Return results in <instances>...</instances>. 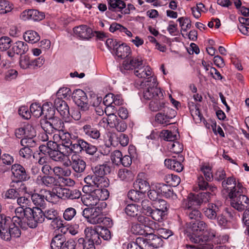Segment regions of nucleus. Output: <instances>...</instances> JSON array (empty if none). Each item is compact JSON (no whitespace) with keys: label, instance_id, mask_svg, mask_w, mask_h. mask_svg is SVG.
<instances>
[{"label":"nucleus","instance_id":"f257e3e1","mask_svg":"<svg viewBox=\"0 0 249 249\" xmlns=\"http://www.w3.org/2000/svg\"><path fill=\"white\" fill-rule=\"evenodd\" d=\"M207 224L199 219L191 222L187 230V235L190 240L195 244H198L202 249H212L213 245L209 243V237L202 236V233L207 230Z\"/></svg>","mask_w":249,"mask_h":249},{"label":"nucleus","instance_id":"f03ea898","mask_svg":"<svg viewBox=\"0 0 249 249\" xmlns=\"http://www.w3.org/2000/svg\"><path fill=\"white\" fill-rule=\"evenodd\" d=\"M0 218V237L2 240L10 242L20 237L22 226L12 222L11 217L5 215Z\"/></svg>","mask_w":249,"mask_h":249},{"label":"nucleus","instance_id":"7ed1b4c3","mask_svg":"<svg viewBox=\"0 0 249 249\" xmlns=\"http://www.w3.org/2000/svg\"><path fill=\"white\" fill-rule=\"evenodd\" d=\"M11 171L14 178L17 179L13 180L10 184V187H16V185L20 186L24 192L27 191V187L22 181H27L30 178L29 174L25 168L19 164H14L11 166Z\"/></svg>","mask_w":249,"mask_h":249},{"label":"nucleus","instance_id":"20e7f679","mask_svg":"<svg viewBox=\"0 0 249 249\" xmlns=\"http://www.w3.org/2000/svg\"><path fill=\"white\" fill-rule=\"evenodd\" d=\"M150 81H148L144 86L143 97L146 100H152L155 98H162L163 93L160 88L157 87L158 83L156 77H150Z\"/></svg>","mask_w":249,"mask_h":249},{"label":"nucleus","instance_id":"39448f33","mask_svg":"<svg viewBox=\"0 0 249 249\" xmlns=\"http://www.w3.org/2000/svg\"><path fill=\"white\" fill-rule=\"evenodd\" d=\"M222 187L227 190L229 198L235 196V194H239L244 188L241 183H236L235 178L232 177L228 178L222 182Z\"/></svg>","mask_w":249,"mask_h":249},{"label":"nucleus","instance_id":"423d86ee","mask_svg":"<svg viewBox=\"0 0 249 249\" xmlns=\"http://www.w3.org/2000/svg\"><path fill=\"white\" fill-rule=\"evenodd\" d=\"M243 190L239 194H235V196L230 198L231 205L238 211H243L249 209V198L245 195H242Z\"/></svg>","mask_w":249,"mask_h":249},{"label":"nucleus","instance_id":"0eeeda50","mask_svg":"<svg viewBox=\"0 0 249 249\" xmlns=\"http://www.w3.org/2000/svg\"><path fill=\"white\" fill-rule=\"evenodd\" d=\"M72 98L75 104L82 111H87L89 109V105L86 93L82 89H77L72 93Z\"/></svg>","mask_w":249,"mask_h":249},{"label":"nucleus","instance_id":"6e6552de","mask_svg":"<svg viewBox=\"0 0 249 249\" xmlns=\"http://www.w3.org/2000/svg\"><path fill=\"white\" fill-rule=\"evenodd\" d=\"M56 177L50 175H39L36 179V183L39 186L50 188L59 185V181Z\"/></svg>","mask_w":249,"mask_h":249},{"label":"nucleus","instance_id":"1a4fd4ad","mask_svg":"<svg viewBox=\"0 0 249 249\" xmlns=\"http://www.w3.org/2000/svg\"><path fill=\"white\" fill-rule=\"evenodd\" d=\"M70 163L72 169L77 175H81L85 171L87 166L86 161L76 154L71 156Z\"/></svg>","mask_w":249,"mask_h":249},{"label":"nucleus","instance_id":"9d476101","mask_svg":"<svg viewBox=\"0 0 249 249\" xmlns=\"http://www.w3.org/2000/svg\"><path fill=\"white\" fill-rule=\"evenodd\" d=\"M148 235L149 236L148 241L147 239L143 237H137L136 240V244L138 245L139 249H154V246H156V243L153 240H160L159 237L153 234V232H149Z\"/></svg>","mask_w":249,"mask_h":249},{"label":"nucleus","instance_id":"9b49d317","mask_svg":"<svg viewBox=\"0 0 249 249\" xmlns=\"http://www.w3.org/2000/svg\"><path fill=\"white\" fill-rule=\"evenodd\" d=\"M176 114L177 112L175 110L171 108H165V110L156 115L155 121L159 124L167 125Z\"/></svg>","mask_w":249,"mask_h":249},{"label":"nucleus","instance_id":"f8f14e48","mask_svg":"<svg viewBox=\"0 0 249 249\" xmlns=\"http://www.w3.org/2000/svg\"><path fill=\"white\" fill-rule=\"evenodd\" d=\"M107 205L105 202H102L98 204L97 206L91 208L92 212H91V216L89 222L92 224H97L101 223V217L103 216V211L106 208Z\"/></svg>","mask_w":249,"mask_h":249},{"label":"nucleus","instance_id":"ddd939ff","mask_svg":"<svg viewBox=\"0 0 249 249\" xmlns=\"http://www.w3.org/2000/svg\"><path fill=\"white\" fill-rule=\"evenodd\" d=\"M106 120L111 127H115L118 131L124 132L127 128V124L125 122L118 119L113 113L108 114Z\"/></svg>","mask_w":249,"mask_h":249},{"label":"nucleus","instance_id":"4468645a","mask_svg":"<svg viewBox=\"0 0 249 249\" xmlns=\"http://www.w3.org/2000/svg\"><path fill=\"white\" fill-rule=\"evenodd\" d=\"M15 215L11 218V221L22 227V221H24L26 215L31 213V208L18 207L15 209Z\"/></svg>","mask_w":249,"mask_h":249},{"label":"nucleus","instance_id":"2eb2a0df","mask_svg":"<svg viewBox=\"0 0 249 249\" xmlns=\"http://www.w3.org/2000/svg\"><path fill=\"white\" fill-rule=\"evenodd\" d=\"M54 141H58V144L62 146L66 150L69 148L72 142L71 140V135L68 132H64L63 131L59 132L58 134H55L53 136Z\"/></svg>","mask_w":249,"mask_h":249},{"label":"nucleus","instance_id":"dca6fc26","mask_svg":"<svg viewBox=\"0 0 249 249\" xmlns=\"http://www.w3.org/2000/svg\"><path fill=\"white\" fill-rule=\"evenodd\" d=\"M134 73L140 78H143L144 80L142 82L141 86L147 83L148 81H150V77H156L153 75V72L151 68L149 66L141 67L137 70L134 71Z\"/></svg>","mask_w":249,"mask_h":249},{"label":"nucleus","instance_id":"f3484780","mask_svg":"<svg viewBox=\"0 0 249 249\" xmlns=\"http://www.w3.org/2000/svg\"><path fill=\"white\" fill-rule=\"evenodd\" d=\"M221 206L222 203L219 202L217 203L209 204L208 207L204 209V213L209 219H215L217 215L220 213Z\"/></svg>","mask_w":249,"mask_h":249},{"label":"nucleus","instance_id":"a211bd4d","mask_svg":"<svg viewBox=\"0 0 249 249\" xmlns=\"http://www.w3.org/2000/svg\"><path fill=\"white\" fill-rule=\"evenodd\" d=\"M183 160L184 158L182 156L178 155V160L166 159L164 161V164L168 168L177 172H180L184 168L183 164L181 163Z\"/></svg>","mask_w":249,"mask_h":249},{"label":"nucleus","instance_id":"6ab92c4d","mask_svg":"<svg viewBox=\"0 0 249 249\" xmlns=\"http://www.w3.org/2000/svg\"><path fill=\"white\" fill-rule=\"evenodd\" d=\"M143 61L141 57H130L124 61L123 65L125 70L139 69L142 67Z\"/></svg>","mask_w":249,"mask_h":249},{"label":"nucleus","instance_id":"aec40b11","mask_svg":"<svg viewBox=\"0 0 249 249\" xmlns=\"http://www.w3.org/2000/svg\"><path fill=\"white\" fill-rule=\"evenodd\" d=\"M74 34L80 38L89 39L92 36V29L87 25H82L73 29Z\"/></svg>","mask_w":249,"mask_h":249},{"label":"nucleus","instance_id":"412c9836","mask_svg":"<svg viewBox=\"0 0 249 249\" xmlns=\"http://www.w3.org/2000/svg\"><path fill=\"white\" fill-rule=\"evenodd\" d=\"M91 170L96 176H105L111 172L110 162L105 161L103 164H97L91 167Z\"/></svg>","mask_w":249,"mask_h":249},{"label":"nucleus","instance_id":"4be33fe9","mask_svg":"<svg viewBox=\"0 0 249 249\" xmlns=\"http://www.w3.org/2000/svg\"><path fill=\"white\" fill-rule=\"evenodd\" d=\"M54 106L62 116L63 117H69L70 114L69 107L65 101L58 97L54 101Z\"/></svg>","mask_w":249,"mask_h":249},{"label":"nucleus","instance_id":"5701e85b","mask_svg":"<svg viewBox=\"0 0 249 249\" xmlns=\"http://www.w3.org/2000/svg\"><path fill=\"white\" fill-rule=\"evenodd\" d=\"M62 146H59L56 149L50 151L49 153V157L51 159L54 161L62 162L68 156V154L66 150Z\"/></svg>","mask_w":249,"mask_h":249},{"label":"nucleus","instance_id":"b1692460","mask_svg":"<svg viewBox=\"0 0 249 249\" xmlns=\"http://www.w3.org/2000/svg\"><path fill=\"white\" fill-rule=\"evenodd\" d=\"M6 191H3L1 193V197L4 200H15L19 196V193L22 190L20 186L16 185V187H11Z\"/></svg>","mask_w":249,"mask_h":249},{"label":"nucleus","instance_id":"393cba45","mask_svg":"<svg viewBox=\"0 0 249 249\" xmlns=\"http://www.w3.org/2000/svg\"><path fill=\"white\" fill-rule=\"evenodd\" d=\"M167 103L162 98H155L149 104V108L152 111H163L165 108H170L166 106Z\"/></svg>","mask_w":249,"mask_h":249},{"label":"nucleus","instance_id":"a878e982","mask_svg":"<svg viewBox=\"0 0 249 249\" xmlns=\"http://www.w3.org/2000/svg\"><path fill=\"white\" fill-rule=\"evenodd\" d=\"M114 51L116 56L121 59L128 57L131 53L130 47L124 43L118 44Z\"/></svg>","mask_w":249,"mask_h":249},{"label":"nucleus","instance_id":"bb28decb","mask_svg":"<svg viewBox=\"0 0 249 249\" xmlns=\"http://www.w3.org/2000/svg\"><path fill=\"white\" fill-rule=\"evenodd\" d=\"M85 233L86 239L93 243L99 245L101 243L100 237L99 232L96 229H92L91 228H87L85 230Z\"/></svg>","mask_w":249,"mask_h":249},{"label":"nucleus","instance_id":"cd10ccee","mask_svg":"<svg viewBox=\"0 0 249 249\" xmlns=\"http://www.w3.org/2000/svg\"><path fill=\"white\" fill-rule=\"evenodd\" d=\"M82 129L85 134L90 138L97 140L100 137L99 130L90 124H85Z\"/></svg>","mask_w":249,"mask_h":249},{"label":"nucleus","instance_id":"c85d7f7f","mask_svg":"<svg viewBox=\"0 0 249 249\" xmlns=\"http://www.w3.org/2000/svg\"><path fill=\"white\" fill-rule=\"evenodd\" d=\"M83 142L84 140L81 138L77 139L75 142L74 143H72L71 142L70 147L69 148H67V149H69V150L66 151L68 156H69L72 153H74V154L82 153V147L83 145Z\"/></svg>","mask_w":249,"mask_h":249},{"label":"nucleus","instance_id":"c756f323","mask_svg":"<svg viewBox=\"0 0 249 249\" xmlns=\"http://www.w3.org/2000/svg\"><path fill=\"white\" fill-rule=\"evenodd\" d=\"M66 240V239L64 234H56L52 239L51 243L52 249H62Z\"/></svg>","mask_w":249,"mask_h":249},{"label":"nucleus","instance_id":"7c9ffc66","mask_svg":"<svg viewBox=\"0 0 249 249\" xmlns=\"http://www.w3.org/2000/svg\"><path fill=\"white\" fill-rule=\"evenodd\" d=\"M199 206L195 196V194H190L187 199L183 200L182 207L185 210L196 208V206Z\"/></svg>","mask_w":249,"mask_h":249},{"label":"nucleus","instance_id":"2f4dec72","mask_svg":"<svg viewBox=\"0 0 249 249\" xmlns=\"http://www.w3.org/2000/svg\"><path fill=\"white\" fill-rule=\"evenodd\" d=\"M155 188L160 193V195H163L167 198L173 196V191L167 185L164 183H157L155 185Z\"/></svg>","mask_w":249,"mask_h":249},{"label":"nucleus","instance_id":"473e14b6","mask_svg":"<svg viewBox=\"0 0 249 249\" xmlns=\"http://www.w3.org/2000/svg\"><path fill=\"white\" fill-rule=\"evenodd\" d=\"M160 137L165 141L173 142L178 140L179 137L178 132L176 129L175 131H171L169 130H163L161 132Z\"/></svg>","mask_w":249,"mask_h":249},{"label":"nucleus","instance_id":"72a5a7b5","mask_svg":"<svg viewBox=\"0 0 249 249\" xmlns=\"http://www.w3.org/2000/svg\"><path fill=\"white\" fill-rule=\"evenodd\" d=\"M31 199L37 208H44L46 204L45 194L44 195L37 193L33 194L31 196Z\"/></svg>","mask_w":249,"mask_h":249},{"label":"nucleus","instance_id":"f704fd0d","mask_svg":"<svg viewBox=\"0 0 249 249\" xmlns=\"http://www.w3.org/2000/svg\"><path fill=\"white\" fill-rule=\"evenodd\" d=\"M89 191H90V193L87 194L81 197V200L83 203L87 206L92 207L96 206L98 201L95 196H93V193L91 189L89 190Z\"/></svg>","mask_w":249,"mask_h":249},{"label":"nucleus","instance_id":"c9c22d12","mask_svg":"<svg viewBox=\"0 0 249 249\" xmlns=\"http://www.w3.org/2000/svg\"><path fill=\"white\" fill-rule=\"evenodd\" d=\"M133 185L136 190H138L143 194L150 188L149 183L146 180L141 178H138Z\"/></svg>","mask_w":249,"mask_h":249},{"label":"nucleus","instance_id":"e433bc0d","mask_svg":"<svg viewBox=\"0 0 249 249\" xmlns=\"http://www.w3.org/2000/svg\"><path fill=\"white\" fill-rule=\"evenodd\" d=\"M135 218L145 228L149 229V232H154L153 226L154 225V222L153 221L140 214H138Z\"/></svg>","mask_w":249,"mask_h":249},{"label":"nucleus","instance_id":"4c0bfd02","mask_svg":"<svg viewBox=\"0 0 249 249\" xmlns=\"http://www.w3.org/2000/svg\"><path fill=\"white\" fill-rule=\"evenodd\" d=\"M208 182L201 175L197 178V184L200 189L202 190H206L212 192H214L217 189L216 187L215 186L209 185Z\"/></svg>","mask_w":249,"mask_h":249},{"label":"nucleus","instance_id":"58836bf2","mask_svg":"<svg viewBox=\"0 0 249 249\" xmlns=\"http://www.w3.org/2000/svg\"><path fill=\"white\" fill-rule=\"evenodd\" d=\"M117 175L121 180L125 181L132 180L134 177V175L132 172L126 168L119 169L118 171Z\"/></svg>","mask_w":249,"mask_h":249},{"label":"nucleus","instance_id":"ea45409f","mask_svg":"<svg viewBox=\"0 0 249 249\" xmlns=\"http://www.w3.org/2000/svg\"><path fill=\"white\" fill-rule=\"evenodd\" d=\"M28 50L27 44L21 41H18L14 43L12 47V51L14 53L17 54H23L25 53Z\"/></svg>","mask_w":249,"mask_h":249},{"label":"nucleus","instance_id":"a19ab883","mask_svg":"<svg viewBox=\"0 0 249 249\" xmlns=\"http://www.w3.org/2000/svg\"><path fill=\"white\" fill-rule=\"evenodd\" d=\"M92 191L93 196H95L98 201L100 200L102 201L107 200L109 196V191L106 188H97Z\"/></svg>","mask_w":249,"mask_h":249},{"label":"nucleus","instance_id":"79ce46f5","mask_svg":"<svg viewBox=\"0 0 249 249\" xmlns=\"http://www.w3.org/2000/svg\"><path fill=\"white\" fill-rule=\"evenodd\" d=\"M23 37L26 41L32 44L35 43L40 40L38 34L32 30L26 31L23 35Z\"/></svg>","mask_w":249,"mask_h":249},{"label":"nucleus","instance_id":"37998d69","mask_svg":"<svg viewBox=\"0 0 249 249\" xmlns=\"http://www.w3.org/2000/svg\"><path fill=\"white\" fill-rule=\"evenodd\" d=\"M54 114L55 109L52 103L47 102L42 105V114L44 115L46 119L53 117Z\"/></svg>","mask_w":249,"mask_h":249},{"label":"nucleus","instance_id":"c03bdc74","mask_svg":"<svg viewBox=\"0 0 249 249\" xmlns=\"http://www.w3.org/2000/svg\"><path fill=\"white\" fill-rule=\"evenodd\" d=\"M108 9L112 11H121L126 6L125 2L121 0H109Z\"/></svg>","mask_w":249,"mask_h":249},{"label":"nucleus","instance_id":"a18cd8bd","mask_svg":"<svg viewBox=\"0 0 249 249\" xmlns=\"http://www.w3.org/2000/svg\"><path fill=\"white\" fill-rule=\"evenodd\" d=\"M63 220L58 217H57L53 220H52L50 224L53 229H56L60 231L61 232L65 233L68 229L64 226Z\"/></svg>","mask_w":249,"mask_h":249},{"label":"nucleus","instance_id":"49530a36","mask_svg":"<svg viewBox=\"0 0 249 249\" xmlns=\"http://www.w3.org/2000/svg\"><path fill=\"white\" fill-rule=\"evenodd\" d=\"M124 212L127 216L135 217L140 213V207L136 204H128L125 207Z\"/></svg>","mask_w":249,"mask_h":249},{"label":"nucleus","instance_id":"de8ad7c7","mask_svg":"<svg viewBox=\"0 0 249 249\" xmlns=\"http://www.w3.org/2000/svg\"><path fill=\"white\" fill-rule=\"evenodd\" d=\"M143 226L138 223H134L132 224L130 231L134 234L148 235L149 229H143Z\"/></svg>","mask_w":249,"mask_h":249},{"label":"nucleus","instance_id":"09e8293b","mask_svg":"<svg viewBox=\"0 0 249 249\" xmlns=\"http://www.w3.org/2000/svg\"><path fill=\"white\" fill-rule=\"evenodd\" d=\"M53 172L54 175L58 177L57 179L63 177H69L71 173L70 169H65L61 166H54L53 168Z\"/></svg>","mask_w":249,"mask_h":249},{"label":"nucleus","instance_id":"8fccbe9b","mask_svg":"<svg viewBox=\"0 0 249 249\" xmlns=\"http://www.w3.org/2000/svg\"><path fill=\"white\" fill-rule=\"evenodd\" d=\"M164 179L169 186L173 187L177 186L180 182V178L178 176L172 174L165 175Z\"/></svg>","mask_w":249,"mask_h":249},{"label":"nucleus","instance_id":"3c124183","mask_svg":"<svg viewBox=\"0 0 249 249\" xmlns=\"http://www.w3.org/2000/svg\"><path fill=\"white\" fill-rule=\"evenodd\" d=\"M82 145V152H85L87 155H93L97 152L98 148L95 145L88 142L84 140Z\"/></svg>","mask_w":249,"mask_h":249},{"label":"nucleus","instance_id":"603ef678","mask_svg":"<svg viewBox=\"0 0 249 249\" xmlns=\"http://www.w3.org/2000/svg\"><path fill=\"white\" fill-rule=\"evenodd\" d=\"M54 133L58 131V133L63 131L64 128L63 122L58 117H53L50 119Z\"/></svg>","mask_w":249,"mask_h":249},{"label":"nucleus","instance_id":"864d4df0","mask_svg":"<svg viewBox=\"0 0 249 249\" xmlns=\"http://www.w3.org/2000/svg\"><path fill=\"white\" fill-rule=\"evenodd\" d=\"M109 185V179L105 176H95V185L98 188H107Z\"/></svg>","mask_w":249,"mask_h":249},{"label":"nucleus","instance_id":"5fc2aeb1","mask_svg":"<svg viewBox=\"0 0 249 249\" xmlns=\"http://www.w3.org/2000/svg\"><path fill=\"white\" fill-rule=\"evenodd\" d=\"M127 196L132 201L139 202L143 199L144 194L138 190H131L128 192Z\"/></svg>","mask_w":249,"mask_h":249},{"label":"nucleus","instance_id":"6e6d98bb","mask_svg":"<svg viewBox=\"0 0 249 249\" xmlns=\"http://www.w3.org/2000/svg\"><path fill=\"white\" fill-rule=\"evenodd\" d=\"M105 147H106L107 149H105L104 150V154H103L102 153L100 154L96 153L93 155H91V157L89 158V160L91 163H96L99 162L101 160L103 159V157L104 155H107L110 153V147L106 145H105Z\"/></svg>","mask_w":249,"mask_h":249},{"label":"nucleus","instance_id":"4d7b16f0","mask_svg":"<svg viewBox=\"0 0 249 249\" xmlns=\"http://www.w3.org/2000/svg\"><path fill=\"white\" fill-rule=\"evenodd\" d=\"M95 176L94 174L89 175L87 176L84 179L86 185L83 187V190L84 192L89 191V187H93L95 185Z\"/></svg>","mask_w":249,"mask_h":249},{"label":"nucleus","instance_id":"13d9d810","mask_svg":"<svg viewBox=\"0 0 249 249\" xmlns=\"http://www.w3.org/2000/svg\"><path fill=\"white\" fill-rule=\"evenodd\" d=\"M168 147L171 152L177 154L180 153L183 149V145L178 142L177 140L169 142Z\"/></svg>","mask_w":249,"mask_h":249},{"label":"nucleus","instance_id":"bf43d9fd","mask_svg":"<svg viewBox=\"0 0 249 249\" xmlns=\"http://www.w3.org/2000/svg\"><path fill=\"white\" fill-rule=\"evenodd\" d=\"M184 211L185 214L189 219L195 220V221L198 220L201 215L200 212L197 208L188 209Z\"/></svg>","mask_w":249,"mask_h":249},{"label":"nucleus","instance_id":"052dcab7","mask_svg":"<svg viewBox=\"0 0 249 249\" xmlns=\"http://www.w3.org/2000/svg\"><path fill=\"white\" fill-rule=\"evenodd\" d=\"M40 124L42 128L46 133L50 135L54 133L50 119L41 120Z\"/></svg>","mask_w":249,"mask_h":249},{"label":"nucleus","instance_id":"680f3d73","mask_svg":"<svg viewBox=\"0 0 249 249\" xmlns=\"http://www.w3.org/2000/svg\"><path fill=\"white\" fill-rule=\"evenodd\" d=\"M190 111L194 120L197 121H201L202 115L197 106L192 103V105H189Z\"/></svg>","mask_w":249,"mask_h":249},{"label":"nucleus","instance_id":"e2e57ef3","mask_svg":"<svg viewBox=\"0 0 249 249\" xmlns=\"http://www.w3.org/2000/svg\"><path fill=\"white\" fill-rule=\"evenodd\" d=\"M77 248L79 249H95L94 243L89 240L85 241L84 238H80L78 240Z\"/></svg>","mask_w":249,"mask_h":249},{"label":"nucleus","instance_id":"0e129e2a","mask_svg":"<svg viewBox=\"0 0 249 249\" xmlns=\"http://www.w3.org/2000/svg\"><path fill=\"white\" fill-rule=\"evenodd\" d=\"M32 215H33L34 218L38 223H42L45 220L44 212L40 208H36L35 210L31 209Z\"/></svg>","mask_w":249,"mask_h":249},{"label":"nucleus","instance_id":"69168bd1","mask_svg":"<svg viewBox=\"0 0 249 249\" xmlns=\"http://www.w3.org/2000/svg\"><path fill=\"white\" fill-rule=\"evenodd\" d=\"M44 192L45 193L46 201L54 203L56 202L57 200L59 198L57 190L56 193L46 190H45Z\"/></svg>","mask_w":249,"mask_h":249},{"label":"nucleus","instance_id":"338daca9","mask_svg":"<svg viewBox=\"0 0 249 249\" xmlns=\"http://www.w3.org/2000/svg\"><path fill=\"white\" fill-rule=\"evenodd\" d=\"M31 114L35 117L38 118L42 115V106L39 104L33 103L30 106Z\"/></svg>","mask_w":249,"mask_h":249},{"label":"nucleus","instance_id":"774afa93","mask_svg":"<svg viewBox=\"0 0 249 249\" xmlns=\"http://www.w3.org/2000/svg\"><path fill=\"white\" fill-rule=\"evenodd\" d=\"M142 212L147 216H149L153 212L154 206L151 202L148 200H143L142 202Z\"/></svg>","mask_w":249,"mask_h":249}]
</instances>
